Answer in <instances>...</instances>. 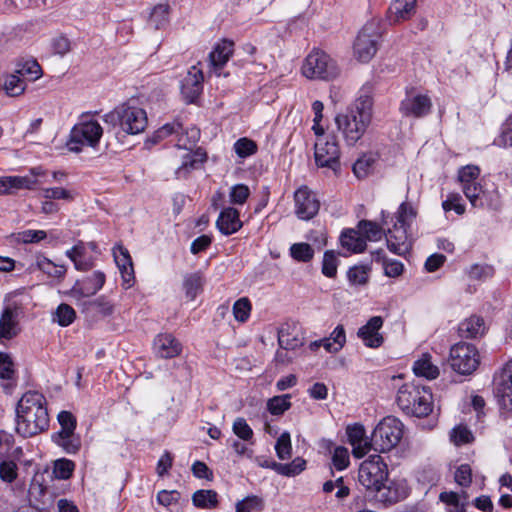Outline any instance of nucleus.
Returning a JSON list of instances; mask_svg holds the SVG:
<instances>
[{"label": "nucleus", "mask_w": 512, "mask_h": 512, "mask_svg": "<svg viewBox=\"0 0 512 512\" xmlns=\"http://www.w3.org/2000/svg\"><path fill=\"white\" fill-rule=\"evenodd\" d=\"M18 310L16 307L7 306L0 315V343L11 340L20 333Z\"/></svg>", "instance_id": "obj_18"}, {"label": "nucleus", "mask_w": 512, "mask_h": 512, "mask_svg": "<svg viewBox=\"0 0 512 512\" xmlns=\"http://www.w3.org/2000/svg\"><path fill=\"white\" fill-rule=\"evenodd\" d=\"M375 163L373 155H363L353 165V172L359 179L365 178L372 171Z\"/></svg>", "instance_id": "obj_47"}, {"label": "nucleus", "mask_w": 512, "mask_h": 512, "mask_svg": "<svg viewBox=\"0 0 512 512\" xmlns=\"http://www.w3.org/2000/svg\"><path fill=\"white\" fill-rule=\"evenodd\" d=\"M113 256L122 277V286L129 289L135 280L133 262L129 251L119 244L113 248Z\"/></svg>", "instance_id": "obj_16"}, {"label": "nucleus", "mask_w": 512, "mask_h": 512, "mask_svg": "<svg viewBox=\"0 0 512 512\" xmlns=\"http://www.w3.org/2000/svg\"><path fill=\"white\" fill-rule=\"evenodd\" d=\"M289 394L274 396L267 402V409L272 415H281L291 406Z\"/></svg>", "instance_id": "obj_46"}, {"label": "nucleus", "mask_w": 512, "mask_h": 512, "mask_svg": "<svg viewBox=\"0 0 512 512\" xmlns=\"http://www.w3.org/2000/svg\"><path fill=\"white\" fill-rule=\"evenodd\" d=\"M15 72L25 79L26 83L37 80L42 74L40 65L34 60L26 61Z\"/></svg>", "instance_id": "obj_42"}, {"label": "nucleus", "mask_w": 512, "mask_h": 512, "mask_svg": "<svg viewBox=\"0 0 512 512\" xmlns=\"http://www.w3.org/2000/svg\"><path fill=\"white\" fill-rule=\"evenodd\" d=\"M481 203V206H473L479 209H488L492 211H499L502 207L501 195L496 187L492 189H484L477 198V204Z\"/></svg>", "instance_id": "obj_32"}, {"label": "nucleus", "mask_w": 512, "mask_h": 512, "mask_svg": "<svg viewBox=\"0 0 512 512\" xmlns=\"http://www.w3.org/2000/svg\"><path fill=\"white\" fill-rule=\"evenodd\" d=\"M75 464L69 459H58L54 462L53 474L55 478L66 480L72 476Z\"/></svg>", "instance_id": "obj_53"}, {"label": "nucleus", "mask_w": 512, "mask_h": 512, "mask_svg": "<svg viewBox=\"0 0 512 512\" xmlns=\"http://www.w3.org/2000/svg\"><path fill=\"white\" fill-rule=\"evenodd\" d=\"M294 203L296 216L305 221L314 218L320 209L319 199L307 186H302L295 191Z\"/></svg>", "instance_id": "obj_14"}, {"label": "nucleus", "mask_w": 512, "mask_h": 512, "mask_svg": "<svg viewBox=\"0 0 512 512\" xmlns=\"http://www.w3.org/2000/svg\"><path fill=\"white\" fill-rule=\"evenodd\" d=\"M485 323L482 317L472 315L460 322L458 327L459 335L462 338H477L484 334Z\"/></svg>", "instance_id": "obj_29"}, {"label": "nucleus", "mask_w": 512, "mask_h": 512, "mask_svg": "<svg viewBox=\"0 0 512 512\" xmlns=\"http://www.w3.org/2000/svg\"><path fill=\"white\" fill-rule=\"evenodd\" d=\"M18 468L14 461L8 460L0 463V478L7 483H12L17 478Z\"/></svg>", "instance_id": "obj_63"}, {"label": "nucleus", "mask_w": 512, "mask_h": 512, "mask_svg": "<svg viewBox=\"0 0 512 512\" xmlns=\"http://www.w3.org/2000/svg\"><path fill=\"white\" fill-rule=\"evenodd\" d=\"M339 260L334 250H327L323 255L322 273L328 278H334L337 274Z\"/></svg>", "instance_id": "obj_49"}, {"label": "nucleus", "mask_w": 512, "mask_h": 512, "mask_svg": "<svg viewBox=\"0 0 512 512\" xmlns=\"http://www.w3.org/2000/svg\"><path fill=\"white\" fill-rule=\"evenodd\" d=\"M47 237V233L43 230H24L21 232H18L15 235V240L19 243H38L42 240H44Z\"/></svg>", "instance_id": "obj_56"}, {"label": "nucleus", "mask_w": 512, "mask_h": 512, "mask_svg": "<svg viewBox=\"0 0 512 512\" xmlns=\"http://www.w3.org/2000/svg\"><path fill=\"white\" fill-rule=\"evenodd\" d=\"M480 169L475 165H467L459 169L458 180L461 188L479 181Z\"/></svg>", "instance_id": "obj_52"}, {"label": "nucleus", "mask_w": 512, "mask_h": 512, "mask_svg": "<svg viewBox=\"0 0 512 512\" xmlns=\"http://www.w3.org/2000/svg\"><path fill=\"white\" fill-rule=\"evenodd\" d=\"M350 463V457H349V451L344 446H337L333 450L332 454V464L333 466L341 471L346 469L349 466Z\"/></svg>", "instance_id": "obj_58"}, {"label": "nucleus", "mask_w": 512, "mask_h": 512, "mask_svg": "<svg viewBox=\"0 0 512 512\" xmlns=\"http://www.w3.org/2000/svg\"><path fill=\"white\" fill-rule=\"evenodd\" d=\"M383 36L382 21L379 18H372L367 21L353 44L354 57L362 62H369L377 53Z\"/></svg>", "instance_id": "obj_6"}, {"label": "nucleus", "mask_w": 512, "mask_h": 512, "mask_svg": "<svg viewBox=\"0 0 512 512\" xmlns=\"http://www.w3.org/2000/svg\"><path fill=\"white\" fill-rule=\"evenodd\" d=\"M416 216L417 212L411 203H401L396 212V221L386 233L387 247L392 253L402 256L410 251L412 244L408 231Z\"/></svg>", "instance_id": "obj_2"}, {"label": "nucleus", "mask_w": 512, "mask_h": 512, "mask_svg": "<svg viewBox=\"0 0 512 512\" xmlns=\"http://www.w3.org/2000/svg\"><path fill=\"white\" fill-rule=\"evenodd\" d=\"M193 505L201 509H213L218 505V495L214 490H197L192 496Z\"/></svg>", "instance_id": "obj_34"}, {"label": "nucleus", "mask_w": 512, "mask_h": 512, "mask_svg": "<svg viewBox=\"0 0 512 512\" xmlns=\"http://www.w3.org/2000/svg\"><path fill=\"white\" fill-rule=\"evenodd\" d=\"M291 327L287 325L278 332V343L283 350H295L303 345V338L298 331H290ZM295 330V327L293 328Z\"/></svg>", "instance_id": "obj_31"}, {"label": "nucleus", "mask_w": 512, "mask_h": 512, "mask_svg": "<svg viewBox=\"0 0 512 512\" xmlns=\"http://www.w3.org/2000/svg\"><path fill=\"white\" fill-rule=\"evenodd\" d=\"M388 479V469L382 457L370 455L359 467L358 480L366 489L380 492Z\"/></svg>", "instance_id": "obj_8"}, {"label": "nucleus", "mask_w": 512, "mask_h": 512, "mask_svg": "<svg viewBox=\"0 0 512 512\" xmlns=\"http://www.w3.org/2000/svg\"><path fill=\"white\" fill-rule=\"evenodd\" d=\"M251 309V302L247 297H242L235 301L232 308L235 320L245 323L250 317Z\"/></svg>", "instance_id": "obj_48"}, {"label": "nucleus", "mask_w": 512, "mask_h": 512, "mask_svg": "<svg viewBox=\"0 0 512 512\" xmlns=\"http://www.w3.org/2000/svg\"><path fill=\"white\" fill-rule=\"evenodd\" d=\"M339 242L343 249L353 254L362 253L367 247L366 239L362 237L357 227L356 229H344L339 237Z\"/></svg>", "instance_id": "obj_25"}, {"label": "nucleus", "mask_w": 512, "mask_h": 512, "mask_svg": "<svg viewBox=\"0 0 512 512\" xmlns=\"http://www.w3.org/2000/svg\"><path fill=\"white\" fill-rule=\"evenodd\" d=\"M233 51V41L225 39L222 40L220 43H217L213 50L210 52V64L214 68L218 76L220 75L218 71L221 70L224 67V65L228 62V60L233 54Z\"/></svg>", "instance_id": "obj_26"}, {"label": "nucleus", "mask_w": 512, "mask_h": 512, "mask_svg": "<svg viewBox=\"0 0 512 512\" xmlns=\"http://www.w3.org/2000/svg\"><path fill=\"white\" fill-rule=\"evenodd\" d=\"M239 212L233 207L223 209L216 221V226L223 235H232L242 227Z\"/></svg>", "instance_id": "obj_24"}, {"label": "nucleus", "mask_w": 512, "mask_h": 512, "mask_svg": "<svg viewBox=\"0 0 512 512\" xmlns=\"http://www.w3.org/2000/svg\"><path fill=\"white\" fill-rule=\"evenodd\" d=\"M263 508V499L256 495L247 496L243 500L238 501L236 504V512H260L263 510Z\"/></svg>", "instance_id": "obj_50"}, {"label": "nucleus", "mask_w": 512, "mask_h": 512, "mask_svg": "<svg viewBox=\"0 0 512 512\" xmlns=\"http://www.w3.org/2000/svg\"><path fill=\"white\" fill-rule=\"evenodd\" d=\"M234 151L239 158H247L254 155L257 152V144L246 137L238 139L234 143Z\"/></svg>", "instance_id": "obj_51"}, {"label": "nucleus", "mask_w": 512, "mask_h": 512, "mask_svg": "<svg viewBox=\"0 0 512 512\" xmlns=\"http://www.w3.org/2000/svg\"><path fill=\"white\" fill-rule=\"evenodd\" d=\"M275 451L279 459L285 460L291 457L292 446L290 434L283 432L276 441Z\"/></svg>", "instance_id": "obj_55"}, {"label": "nucleus", "mask_w": 512, "mask_h": 512, "mask_svg": "<svg viewBox=\"0 0 512 512\" xmlns=\"http://www.w3.org/2000/svg\"><path fill=\"white\" fill-rule=\"evenodd\" d=\"M302 73L308 79H323L329 80L335 78L339 69L336 62L324 51L313 50L306 57Z\"/></svg>", "instance_id": "obj_9"}, {"label": "nucleus", "mask_w": 512, "mask_h": 512, "mask_svg": "<svg viewBox=\"0 0 512 512\" xmlns=\"http://www.w3.org/2000/svg\"><path fill=\"white\" fill-rule=\"evenodd\" d=\"M26 86L27 83L25 79L15 72L5 78L3 89L8 96L16 97L25 91Z\"/></svg>", "instance_id": "obj_37"}, {"label": "nucleus", "mask_w": 512, "mask_h": 512, "mask_svg": "<svg viewBox=\"0 0 512 512\" xmlns=\"http://www.w3.org/2000/svg\"><path fill=\"white\" fill-rule=\"evenodd\" d=\"M432 109L431 98L417 92L414 88L406 91L404 99L400 102L399 111L405 117L423 118Z\"/></svg>", "instance_id": "obj_12"}, {"label": "nucleus", "mask_w": 512, "mask_h": 512, "mask_svg": "<svg viewBox=\"0 0 512 512\" xmlns=\"http://www.w3.org/2000/svg\"><path fill=\"white\" fill-rule=\"evenodd\" d=\"M103 135L101 124L90 113H83L72 127L66 147L69 151L79 153L85 147L96 148Z\"/></svg>", "instance_id": "obj_4"}, {"label": "nucleus", "mask_w": 512, "mask_h": 512, "mask_svg": "<svg viewBox=\"0 0 512 512\" xmlns=\"http://www.w3.org/2000/svg\"><path fill=\"white\" fill-rule=\"evenodd\" d=\"M53 441L68 454H75L81 447L79 436L75 433H56L52 436Z\"/></svg>", "instance_id": "obj_33"}, {"label": "nucleus", "mask_w": 512, "mask_h": 512, "mask_svg": "<svg viewBox=\"0 0 512 512\" xmlns=\"http://www.w3.org/2000/svg\"><path fill=\"white\" fill-rule=\"evenodd\" d=\"M373 86L369 83L363 85L358 92V97L355 102V110L351 112L356 113L360 117H367L368 121L372 119L373 108Z\"/></svg>", "instance_id": "obj_27"}, {"label": "nucleus", "mask_w": 512, "mask_h": 512, "mask_svg": "<svg viewBox=\"0 0 512 512\" xmlns=\"http://www.w3.org/2000/svg\"><path fill=\"white\" fill-rule=\"evenodd\" d=\"M396 403L405 414L415 417H426L433 409L430 390L415 383H405L398 389Z\"/></svg>", "instance_id": "obj_3"}, {"label": "nucleus", "mask_w": 512, "mask_h": 512, "mask_svg": "<svg viewBox=\"0 0 512 512\" xmlns=\"http://www.w3.org/2000/svg\"><path fill=\"white\" fill-rule=\"evenodd\" d=\"M76 318L74 308L66 303L60 304L53 316V321L57 322L60 326L66 327L73 323Z\"/></svg>", "instance_id": "obj_43"}, {"label": "nucleus", "mask_w": 512, "mask_h": 512, "mask_svg": "<svg viewBox=\"0 0 512 512\" xmlns=\"http://www.w3.org/2000/svg\"><path fill=\"white\" fill-rule=\"evenodd\" d=\"M416 0H392L387 10V20L399 24L409 20L416 13Z\"/></svg>", "instance_id": "obj_19"}, {"label": "nucleus", "mask_w": 512, "mask_h": 512, "mask_svg": "<svg viewBox=\"0 0 512 512\" xmlns=\"http://www.w3.org/2000/svg\"><path fill=\"white\" fill-rule=\"evenodd\" d=\"M274 471L280 475L293 477L300 474L306 468V461L300 457L287 464H273Z\"/></svg>", "instance_id": "obj_39"}, {"label": "nucleus", "mask_w": 512, "mask_h": 512, "mask_svg": "<svg viewBox=\"0 0 512 512\" xmlns=\"http://www.w3.org/2000/svg\"><path fill=\"white\" fill-rule=\"evenodd\" d=\"M49 427L46 398L37 391L22 395L16 406V431L24 438L35 436Z\"/></svg>", "instance_id": "obj_1"}, {"label": "nucleus", "mask_w": 512, "mask_h": 512, "mask_svg": "<svg viewBox=\"0 0 512 512\" xmlns=\"http://www.w3.org/2000/svg\"><path fill=\"white\" fill-rule=\"evenodd\" d=\"M370 268L365 265H355L347 271V278L351 285L360 286L368 282Z\"/></svg>", "instance_id": "obj_44"}, {"label": "nucleus", "mask_w": 512, "mask_h": 512, "mask_svg": "<svg viewBox=\"0 0 512 512\" xmlns=\"http://www.w3.org/2000/svg\"><path fill=\"white\" fill-rule=\"evenodd\" d=\"M496 394L501 407L512 411V360L504 367Z\"/></svg>", "instance_id": "obj_23"}, {"label": "nucleus", "mask_w": 512, "mask_h": 512, "mask_svg": "<svg viewBox=\"0 0 512 512\" xmlns=\"http://www.w3.org/2000/svg\"><path fill=\"white\" fill-rule=\"evenodd\" d=\"M290 256L298 262H309L314 257L313 247L305 242L294 243L291 245Z\"/></svg>", "instance_id": "obj_40"}, {"label": "nucleus", "mask_w": 512, "mask_h": 512, "mask_svg": "<svg viewBox=\"0 0 512 512\" xmlns=\"http://www.w3.org/2000/svg\"><path fill=\"white\" fill-rule=\"evenodd\" d=\"M250 195V189L245 184H236L231 187L229 199L232 204L243 205Z\"/></svg>", "instance_id": "obj_59"}, {"label": "nucleus", "mask_w": 512, "mask_h": 512, "mask_svg": "<svg viewBox=\"0 0 512 512\" xmlns=\"http://www.w3.org/2000/svg\"><path fill=\"white\" fill-rule=\"evenodd\" d=\"M340 150L335 136L319 138L315 143V161L321 167L336 170L339 167Z\"/></svg>", "instance_id": "obj_13"}, {"label": "nucleus", "mask_w": 512, "mask_h": 512, "mask_svg": "<svg viewBox=\"0 0 512 512\" xmlns=\"http://www.w3.org/2000/svg\"><path fill=\"white\" fill-rule=\"evenodd\" d=\"M335 122L348 145H354L360 140L371 123L366 116L362 118L351 111L347 114L337 115Z\"/></svg>", "instance_id": "obj_11"}, {"label": "nucleus", "mask_w": 512, "mask_h": 512, "mask_svg": "<svg viewBox=\"0 0 512 512\" xmlns=\"http://www.w3.org/2000/svg\"><path fill=\"white\" fill-rule=\"evenodd\" d=\"M156 356L163 359L177 357L182 351L181 343L172 334H159L153 342Z\"/></svg>", "instance_id": "obj_20"}, {"label": "nucleus", "mask_w": 512, "mask_h": 512, "mask_svg": "<svg viewBox=\"0 0 512 512\" xmlns=\"http://www.w3.org/2000/svg\"><path fill=\"white\" fill-rule=\"evenodd\" d=\"M383 323L384 320L381 316H373L365 325L358 329L357 336L363 341L365 346L378 348L383 344L384 338L379 333Z\"/></svg>", "instance_id": "obj_17"}, {"label": "nucleus", "mask_w": 512, "mask_h": 512, "mask_svg": "<svg viewBox=\"0 0 512 512\" xmlns=\"http://www.w3.org/2000/svg\"><path fill=\"white\" fill-rule=\"evenodd\" d=\"M467 273L472 280L485 281L493 277L495 270L493 266L488 264H474L468 269Z\"/></svg>", "instance_id": "obj_54"}, {"label": "nucleus", "mask_w": 512, "mask_h": 512, "mask_svg": "<svg viewBox=\"0 0 512 512\" xmlns=\"http://www.w3.org/2000/svg\"><path fill=\"white\" fill-rule=\"evenodd\" d=\"M384 274L387 277H399L404 271V265L399 260L383 258Z\"/></svg>", "instance_id": "obj_64"}, {"label": "nucleus", "mask_w": 512, "mask_h": 512, "mask_svg": "<svg viewBox=\"0 0 512 512\" xmlns=\"http://www.w3.org/2000/svg\"><path fill=\"white\" fill-rule=\"evenodd\" d=\"M449 361L454 371L462 375H469L479 365V354L472 344L457 343L450 349Z\"/></svg>", "instance_id": "obj_10"}, {"label": "nucleus", "mask_w": 512, "mask_h": 512, "mask_svg": "<svg viewBox=\"0 0 512 512\" xmlns=\"http://www.w3.org/2000/svg\"><path fill=\"white\" fill-rule=\"evenodd\" d=\"M105 274L101 271H95L90 276L77 281L72 292L82 297H89L95 295L105 283Z\"/></svg>", "instance_id": "obj_22"}, {"label": "nucleus", "mask_w": 512, "mask_h": 512, "mask_svg": "<svg viewBox=\"0 0 512 512\" xmlns=\"http://www.w3.org/2000/svg\"><path fill=\"white\" fill-rule=\"evenodd\" d=\"M203 80V73L196 66H192L182 80L181 92L190 102H193L201 93Z\"/></svg>", "instance_id": "obj_21"}, {"label": "nucleus", "mask_w": 512, "mask_h": 512, "mask_svg": "<svg viewBox=\"0 0 512 512\" xmlns=\"http://www.w3.org/2000/svg\"><path fill=\"white\" fill-rule=\"evenodd\" d=\"M42 195L47 200H74L75 194L68 189L62 187H52V188H44L42 190Z\"/></svg>", "instance_id": "obj_57"}, {"label": "nucleus", "mask_w": 512, "mask_h": 512, "mask_svg": "<svg viewBox=\"0 0 512 512\" xmlns=\"http://www.w3.org/2000/svg\"><path fill=\"white\" fill-rule=\"evenodd\" d=\"M403 437L402 422L393 417L383 418L372 432V443L374 451L386 453L395 448Z\"/></svg>", "instance_id": "obj_7"}, {"label": "nucleus", "mask_w": 512, "mask_h": 512, "mask_svg": "<svg viewBox=\"0 0 512 512\" xmlns=\"http://www.w3.org/2000/svg\"><path fill=\"white\" fill-rule=\"evenodd\" d=\"M413 372L416 376L428 380L436 379L439 376V368L432 363L431 356L427 353L414 362Z\"/></svg>", "instance_id": "obj_30"}, {"label": "nucleus", "mask_w": 512, "mask_h": 512, "mask_svg": "<svg viewBox=\"0 0 512 512\" xmlns=\"http://www.w3.org/2000/svg\"><path fill=\"white\" fill-rule=\"evenodd\" d=\"M233 433L244 441H249L253 437V430L244 418L238 417L232 425Z\"/></svg>", "instance_id": "obj_60"}, {"label": "nucleus", "mask_w": 512, "mask_h": 512, "mask_svg": "<svg viewBox=\"0 0 512 512\" xmlns=\"http://www.w3.org/2000/svg\"><path fill=\"white\" fill-rule=\"evenodd\" d=\"M362 237L367 241H379L384 233L383 228L374 221L360 220L357 224Z\"/></svg>", "instance_id": "obj_36"}, {"label": "nucleus", "mask_w": 512, "mask_h": 512, "mask_svg": "<svg viewBox=\"0 0 512 512\" xmlns=\"http://www.w3.org/2000/svg\"><path fill=\"white\" fill-rule=\"evenodd\" d=\"M204 161L205 157L202 153H187L183 157L181 166L176 171L177 176H185L190 170L198 168Z\"/></svg>", "instance_id": "obj_41"}, {"label": "nucleus", "mask_w": 512, "mask_h": 512, "mask_svg": "<svg viewBox=\"0 0 512 512\" xmlns=\"http://www.w3.org/2000/svg\"><path fill=\"white\" fill-rule=\"evenodd\" d=\"M444 211L454 210L458 215L465 213V205L462 203V197L458 193H451L447 199L442 202Z\"/></svg>", "instance_id": "obj_62"}, {"label": "nucleus", "mask_w": 512, "mask_h": 512, "mask_svg": "<svg viewBox=\"0 0 512 512\" xmlns=\"http://www.w3.org/2000/svg\"><path fill=\"white\" fill-rule=\"evenodd\" d=\"M203 283V277L199 272L187 275L183 282L186 297L190 300H194L202 291Z\"/></svg>", "instance_id": "obj_38"}, {"label": "nucleus", "mask_w": 512, "mask_h": 512, "mask_svg": "<svg viewBox=\"0 0 512 512\" xmlns=\"http://www.w3.org/2000/svg\"><path fill=\"white\" fill-rule=\"evenodd\" d=\"M168 19L169 6L167 4H158L153 8L149 22L155 29H160L168 23Z\"/></svg>", "instance_id": "obj_45"}, {"label": "nucleus", "mask_w": 512, "mask_h": 512, "mask_svg": "<svg viewBox=\"0 0 512 512\" xmlns=\"http://www.w3.org/2000/svg\"><path fill=\"white\" fill-rule=\"evenodd\" d=\"M37 181L27 176H5L0 178V194H10L19 189H33Z\"/></svg>", "instance_id": "obj_28"}, {"label": "nucleus", "mask_w": 512, "mask_h": 512, "mask_svg": "<svg viewBox=\"0 0 512 512\" xmlns=\"http://www.w3.org/2000/svg\"><path fill=\"white\" fill-rule=\"evenodd\" d=\"M346 434L348 442L352 446V454L355 458H363L372 449L374 450V445L370 444L372 443V436L369 438L366 435V430L363 425L359 423L348 425Z\"/></svg>", "instance_id": "obj_15"}, {"label": "nucleus", "mask_w": 512, "mask_h": 512, "mask_svg": "<svg viewBox=\"0 0 512 512\" xmlns=\"http://www.w3.org/2000/svg\"><path fill=\"white\" fill-rule=\"evenodd\" d=\"M450 438L457 446L468 444L474 439L472 432L467 427L461 425L452 430Z\"/></svg>", "instance_id": "obj_61"}, {"label": "nucleus", "mask_w": 512, "mask_h": 512, "mask_svg": "<svg viewBox=\"0 0 512 512\" xmlns=\"http://www.w3.org/2000/svg\"><path fill=\"white\" fill-rule=\"evenodd\" d=\"M107 124L119 126L126 134L136 135L143 132L147 126L146 111L138 106L124 103L103 116Z\"/></svg>", "instance_id": "obj_5"}, {"label": "nucleus", "mask_w": 512, "mask_h": 512, "mask_svg": "<svg viewBox=\"0 0 512 512\" xmlns=\"http://www.w3.org/2000/svg\"><path fill=\"white\" fill-rule=\"evenodd\" d=\"M35 265L39 270L47 274L49 277L56 279H62L67 271L64 265H57L44 256H37Z\"/></svg>", "instance_id": "obj_35"}]
</instances>
